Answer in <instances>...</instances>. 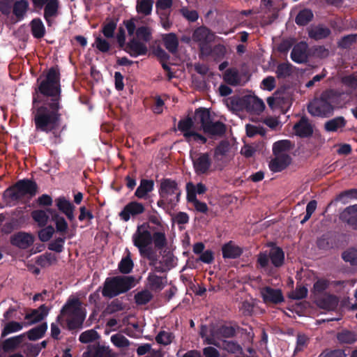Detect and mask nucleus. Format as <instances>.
Wrapping results in <instances>:
<instances>
[{
  "label": "nucleus",
  "mask_w": 357,
  "mask_h": 357,
  "mask_svg": "<svg viewBox=\"0 0 357 357\" xmlns=\"http://www.w3.org/2000/svg\"><path fill=\"white\" fill-rule=\"evenodd\" d=\"M347 125V120L343 116H337L327 121L324 123V129L327 132H337L342 130Z\"/></svg>",
  "instance_id": "nucleus-37"
},
{
  "label": "nucleus",
  "mask_w": 357,
  "mask_h": 357,
  "mask_svg": "<svg viewBox=\"0 0 357 357\" xmlns=\"http://www.w3.org/2000/svg\"><path fill=\"white\" fill-rule=\"evenodd\" d=\"M32 36L37 39L42 38L45 34V27L40 18H34L30 22Z\"/></svg>",
  "instance_id": "nucleus-41"
},
{
  "label": "nucleus",
  "mask_w": 357,
  "mask_h": 357,
  "mask_svg": "<svg viewBox=\"0 0 357 357\" xmlns=\"http://www.w3.org/2000/svg\"><path fill=\"white\" fill-rule=\"evenodd\" d=\"M114 278H115L119 294L127 292L133 287L134 278L132 276H114Z\"/></svg>",
  "instance_id": "nucleus-33"
},
{
  "label": "nucleus",
  "mask_w": 357,
  "mask_h": 357,
  "mask_svg": "<svg viewBox=\"0 0 357 357\" xmlns=\"http://www.w3.org/2000/svg\"><path fill=\"white\" fill-rule=\"evenodd\" d=\"M122 50L134 58L146 55L148 52L146 45L135 38L130 39Z\"/></svg>",
  "instance_id": "nucleus-14"
},
{
  "label": "nucleus",
  "mask_w": 357,
  "mask_h": 357,
  "mask_svg": "<svg viewBox=\"0 0 357 357\" xmlns=\"http://www.w3.org/2000/svg\"><path fill=\"white\" fill-rule=\"evenodd\" d=\"M55 232V229L52 225L45 226L44 228L39 230L38 236V238L42 242L49 241L53 236Z\"/></svg>",
  "instance_id": "nucleus-61"
},
{
  "label": "nucleus",
  "mask_w": 357,
  "mask_h": 357,
  "mask_svg": "<svg viewBox=\"0 0 357 357\" xmlns=\"http://www.w3.org/2000/svg\"><path fill=\"white\" fill-rule=\"evenodd\" d=\"M174 338V335L171 332L162 331L155 337V341L160 344L164 346L170 344Z\"/></svg>",
  "instance_id": "nucleus-60"
},
{
  "label": "nucleus",
  "mask_w": 357,
  "mask_h": 357,
  "mask_svg": "<svg viewBox=\"0 0 357 357\" xmlns=\"http://www.w3.org/2000/svg\"><path fill=\"white\" fill-rule=\"evenodd\" d=\"M162 40L165 48L172 54L178 51V39L174 33H169L162 36Z\"/></svg>",
  "instance_id": "nucleus-40"
},
{
  "label": "nucleus",
  "mask_w": 357,
  "mask_h": 357,
  "mask_svg": "<svg viewBox=\"0 0 357 357\" xmlns=\"http://www.w3.org/2000/svg\"><path fill=\"white\" fill-rule=\"evenodd\" d=\"M245 329L239 327L237 324L234 326L221 325L216 330V335L218 337L232 338L236 335L237 331L243 332Z\"/></svg>",
  "instance_id": "nucleus-29"
},
{
  "label": "nucleus",
  "mask_w": 357,
  "mask_h": 357,
  "mask_svg": "<svg viewBox=\"0 0 357 357\" xmlns=\"http://www.w3.org/2000/svg\"><path fill=\"white\" fill-rule=\"evenodd\" d=\"M54 202L56 206L61 213L64 214L70 221L74 220L75 206L73 203L63 196L57 197Z\"/></svg>",
  "instance_id": "nucleus-17"
},
{
  "label": "nucleus",
  "mask_w": 357,
  "mask_h": 357,
  "mask_svg": "<svg viewBox=\"0 0 357 357\" xmlns=\"http://www.w3.org/2000/svg\"><path fill=\"white\" fill-rule=\"evenodd\" d=\"M153 4V0L138 1L136 6L137 12L145 16L149 15L152 12Z\"/></svg>",
  "instance_id": "nucleus-51"
},
{
  "label": "nucleus",
  "mask_w": 357,
  "mask_h": 357,
  "mask_svg": "<svg viewBox=\"0 0 357 357\" xmlns=\"http://www.w3.org/2000/svg\"><path fill=\"white\" fill-rule=\"evenodd\" d=\"M71 317L67 320V326L69 330L81 328L85 319L86 314L84 312L70 315Z\"/></svg>",
  "instance_id": "nucleus-43"
},
{
  "label": "nucleus",
  "mask_w": 357,
  "mask_h": 357,
  "mask_svg": "<svg viewBox=\"0 0 357 357\" xmlns=\"http://www.w3.org/2000/svg\"><path fill=\"white\" fill-rule=\"evenodd\" d=\"M61 75L57 66L50 68L45 78L40 82L38 90L45 98L43 104L38 107L37 103L40 100L38 96L33 94V112L36 130L49 133L56 130L60 124L63 106L61 104V88L60 83Z\"/></svg>",
  "instance_id": "nucleus-1"
},
{
  "label": "nucleus",
  "mask_w": 357,
  "mask_h": 357,
  "mask_svg": "<svg viewBox=\"0 0 357 357\" xmlns=\"http://www.w3.org/2000/svg\"><path fill=\"white\" fill-rule=\"evenodd\" d=\"M208 343L213 344L230 354H241L243 351L241 346L236 341L222 340L219 342H216L214 340H208Z\"/></svg>",
  "instance_id": "nucleus-24"
},
{
  "label": "nucleus",
  "mask_w": 357,
  "mask_h": 357,
  "mask_svg": "<svg viewBox=\"0 0 357 357\" xmlns=\"http://www.w3.org/2000/svg\"><path fill=\"white\" fill-rule=\"evenodd\" d=\"M93 47L97 48L102 53H106L110 50L111 45L106 39L99 36L96 38Z\"/></svg>",
  "instance_id": "nucleus-64"
},
{
  "label": "nucleus",
  "mask_w": 357,
  "mask_h": 357,
  "mask_svg": "<svg viewBox=\"0 0 357 357\" xmlns=\"http://www.w3.org/2000/svg\"><path fill=\"white\" fill-rule=\"evenodd\" d=\"M35 8L41 9L44 7L43 17L48 26L52 24V18L59 14V0H31Z\"/></svg>",
  "instance_id": "nucleus-7"
},
{
  "label": "nucleus",
  "mask_w": 357,
  "mask_h": 357,
  "mask_svg": "<svg viewBox=\"0 0 357 357\" xmlns=\"http://www.w3.org/2000/svg\"><path fill=\"white\" fill-rule=\"evenodd\" d=\"M38 185L33 180L24 178L17 181L4 190L2 197L7 205L21 201L26 196L34 197L38 191Z\"/></svg>",
  "instance_id": "nucleus-3"
},
{
  "label": "nucleus",
  "mask_w": 357,
  "mask_h": 357,
  "mask_svg": "<svg viewBox=\"0 0 357 357\" xmlns=\"http://www.w3.org/2000/svg\"><path fill=\"white\" fill-rule=\"evenodd\" d=\"M82 312V303L79 298H73L68 299L66 303L62 307L61 314L73 315L74 314Z\"/></svg>",
  "instance_id": "nucleus-27"
},
{
  "label": "nucleus",
  "mask_w": 357,
  "mask_h": 357,
  "mask_svg": "<svg viewBox=\"0 0 357 357\" xmlns=\"http://www.w3.org/2000/svg\"><path fill=\"white\" fill-rule=\"evenodd\" d=\"M47 211L51 215V220L55 225V231L61 236H65L68 230V224L64 217L52 208H47Z\"/></svg>",
  "instance_id": "nucleus-16"
},
{
  "label": "nucleus",
  "mask_w": 357,
  "mask_h": 357,
  "mask_svg": "<svg viewBox=\"0 0 357 357\" xmlns=\"http://www.w3.org/2000/svg\"><path fill=\"white\" fill-rule=\"evenodd\" d=\"M294 130L300 137H308L313 133V128L306 116H302L294 126Z\"/></svg>",
  "instance_id": "nucleus-20"
},
{
  "label": "nucleus",
  "mask_w": 357,
  "mask_h": 357,
  "mask_svg": "<svg viewBox=\"0 0 357 357\" xmlns=\"http://www.w3.org/2000/svg\"><path fill=\"white\" fill-rule=\"evenodd\" d=\"M332 282L329 280L323 278L317 279L311 290L314 299L327 294L328 293L326 291L329 288Z\"/></svg>",
  "instance_id": "nucleus-30"
},
{
  "label": "nucleus",
  "mask_w": 357,
  "mask_h": 357,
  "mask_svg": "<svg viewBox=\"0 0 357 357\" xmlns=\"http://www.w3.org/2000/svg\"><path fill=\"white\" fill-rule=\"evenodd\" d=\"M292 147L289 140H280L275 142L273 145V155H287V153Z\"/></svg>",
  "instance_id": "nucleus-45"
},
{
  "label": "nucleus",
  "mask_w": 357,
  "mask_h": 357,
  "mask_svg": "<svg viewBox=\"0 0 357 357\" xmlns=\"http://www.w3.org/2000/svg\"><path fill=\"white\" fill-rule=\"evenodd\" d=\"M154 181L152 179L142 178L139 186L135 192V196L140 199L149 198V194L154 190Z\"/></svg>",
  "instance_id": "nucleus-23"
},
{
  "label": "nucleus",
  "mask_w": 357,
  "mask_h": 357,
  "mask_svg": "<svg viewBox=\"0 0 357 357\" xmlns=\"http://www.w3.org/2000/svg\"><path fill=\"white\" fill-rule=\"evenodd\" d=\"M341 82L347 87L356 90L357 89V72L343 76L341 78Z\"/></svg>",
  "instance_id": "nucleus-62"
},
{
  "label": "nucleus",
  "mask_w": 357,
  "mask_h": 357,
  "mask_svg": "<svg viewBox=\"0 0 357 357\" xmlns=\"http://www.w3.org/2000/svg\"><path fill=\"white\" fill-rule=\"evenodd\" d=\"M153 298V294L149 290H142L135 295V303L138 305L147 304Z\"/></svg>",
  "instance_id": "nucleus-56"
},
{
  "label": "nucleus",
  "mask_w": 357,
  "mask_h": 357,
  "mask_svg": "<svg viewBox=\"0 0 357 357\" xmlns=\"http://www.w3.org/2000/svg\"><path fill=\"white\" fill-rule=\"evenodd\" d=\"M194 171L197 175H207L212 166V160L208 153L190 154Z\"/></svg>",
  "instance_id": "nucleus-8"
},
{
  "label": "nucleus",
  "mask_w": 357,
  "mask_h": 357,
  "mask_svg": "<svg viewBox=\"0 0 357 357\" xmlns=\"http://www.w3.org/2000/svg\"><path fill=\"white\" fill-rule=\"evenodd\" d=\"M134 266L132 260L128 254L126 257H123L119 264V270L121 273H130Z\"/></svg>",
  "instance_id": "nucleus-59"
},
{
  "label": "nucleus",
  "mask_w": 357,
  "mask_h": 357,
  "mask_svg": "<svg viewBox=\"0 0 357 357\" xmlns=\"http://www.w3.org/2000/svg\"><path fill=\"white\" fill-rule=\"evenodd\" d=\"M316 304L321 309L326 310H334L339 302L337 296L331 294H324L315 299Z\"/></svg>",
  "instance_id": "nucleus-21"
},
{
  "label": "nucleus",
  "mask_w": 357,
  "mask_h": 357,
  "mask_svg": "<svg viewBox=\"0 0 357 357\" xmlns=\"http://www.w3.org/2000/svg\"><path fill=\"white\" fill-rule=\"evenodd\" d=\"M47 329V324L46 322L30 329L26 333L27 337L30 340H37L42 338Z\"/></svg>",
  "instance_id": "nucleus-44"
},
{
  "label": "nucleus",
  "mask_w": 357,
  "mask_h": 357,
  "mask_svg": "<svg viewBox=\"0 0 357 357\" xmlns=\"http://www.w3.org/2000/svg\"><path fill=\"white\" fill-rule=\"evenodd\" d=\"M275 158L269 163V168L273 172H280L286 169L291 162V156L287 155H274Z\"/></svg>",
  "instance_id": "nucleus-19"
},
{
  "label": "nucleus",
  "mask_w": 357,
  "mask_h": 357,
  "mask_svg": "<svg viewBox=\"0 0 357 357\" xmlns=\"http://www.w3.org/2000/svg\"><path fill=\"white\" fill-rule=\"evenodd\" d=\"M192 39L199 45L204 43H211L214 40V34L206 26H201L194 30Z\"/></svg>",
  "instance_id": "nucleus-18"
},
{
  "label": "nucleus",
  "mask_w": 357,
  "mask_h": 357,
  "mask_svg": "<svg viewBox=\"0 0 357 357\" xmlns=\"http://www.w3.org/2000/svg\"><path fill=\"white\" fill-rule=\"evenodd\" d=\"M26 325V323H20L17 321H9L6 324L1 332V336L5 337L10 333L20 331L22 329L23 326Z\"/></svg>",
  "instance_id": "nucleus-52"
},
{
  "label": "nucleus",
  "mask_w": 357,
  "mask_h": 357,
  "mask_svg": "<svg viewBox=\"0 0 357 357\" xmlns=\"http://www.w3.org/2000/svg\"><path fill=\"white\" fill-rule=\"evenodd\" d=\"M83 357H115V355L109 347L98 343L89 345Z\"/></svg>",
  "instance_id": "nucleus-15"
},
{
  "label": "nucleus",
  "mask_w": 357,
  "mask_h": 357,
  "mask_svg": "<svg viewBox=\"0 0 357 357\" xmlns=\"http://www.w3.org/2000/svg\"><path fill=\"white\" fill-rule=\"evenodd\" d=\"M66 238L63 236L56 238L48 244V250L57 253L62 252L64 249Z\"/></svg>",
  "instance_id": "nucleus-58"
},
{
  "label": "nucleus",
  "mask_w": 357,
  "mask_h": 357,
  "mask_svg": "<svg viewBox=\"0 0 357 357\" xmlns=\"http://www.w3.org/2000/svg\"><path fill=\"white\" fill-rule=\"evenodd\" d=\"M48 212L45 210L38 209L31 212V218L40 227L46 226L49 220Z\"/></svg>",
  "instance_id": "nucleus-47"
},
{
  "label": "nucleus",
  "mask_w": 357,
  "mask_h": 357,
  "mask_svg": "<svg viewBox=\"0 0 357 357\" xmlns=\"http://www.w3.org/2000/svg\"><path fill=\"white\" fill-rule=\"evenodd\" d=\"M24 337V335H20L5 340L2 344L3 351L8 352L15 349L22 343Z\"/></svg>",
  "instance_id": "nucleus-46"
},
{
  "label": "nucleus",
  "mask_w": 357,
  "mask_h": 357,
  "mask_svg": "<svg viewBox=\"0 0 357 357\" xmlns=\"http://www.w3.org/2000/svg\"><path fill=\"white\" fill-rule=\"evenodd\" d=\"M117 22L113 20L102 24L101 32L106 38H112L116 29Z\"/></svg>",
  "instance_id": "nucleus-53"
},
{
  "label": "nucleus",
  "mask_w": 357,
  "mask_h": 357,
  "mask_svg": "<svg viewBox=\"0 0 357 357\" xmlns=\"http://www.w3.org/2000/svg\"><path fill=\"white\" fill-rule=\"evenodd\" d=\"M203 130L209 135L221 136L226 132V126L220 121L213 122L211 120Z\"/></svg>",
  "instance_id": "nucleus-39"
},
{
  "label": "nucleus",
  "mask_w": 357,
  "mask_h": 357,
  "mask_svg": "<svg viewBox=\"0 0 357 357\" xmlns=\"http://www.w3.org/2000/svg\"><path fill=\"white\" fill-rule=\"evenodd\" d=\"M269 257L271 264L275 268H280L284 263V252L282 249L278 246H273L269 251Z\"/></svg>",
  "instance_id": "nucleus-36"
},
{
  "label": "nucleus",
  "mask_w": 357,
  "mask_h": 357,
  "mask_svg": "<svg viewBox=\"0 0 357 357\" xmlns=\"http://www.w3.org/2000/svg\"><path fill=\"white\" fill-rule=\"evenodd\" d=\"M100 338V335L94 329L87 330L82 333L79 337V340L82 343H89Z\"/></svg>",
  "instance_id": "nucleus-57"
},
{
  "label": "nucleus",
  "mask_w": 357,
  "mask_h": 357,
  "mask_svg": "<svg viewBox=\"0 0 357 357\" xmlns=\"http://www.w3.org/2000/svg\"><path fill=\"white\" fill-rule=\"evenodd\" d=\"M314 15L311 10H301L296 17L295 22L298 26H305L313 19Z\"/></svg>",
  "instance_id": "nucleus-48"
},
{
  "label": "nucleus",
  "mask_w": 357,
  "mask_h": 357,
  "mask_svg": "<svg viewBox=\"0 0 357 357\" xmlns=\"http://www.w3.org/2000/svg\"><path fill=\"white\" fill-rule=\"evenodd\" d=\"M261 296L264 302L266 304H280L284 301L281 289H273L271 287H265L261 290Z\"/></svg>",
  "instance_id": "nucleus-13"
},
{
  "label": "nucleus",
  "mask_w": 357,
  "mask_h": 357,
  "mask_svg": "<svg viewBox=\"0 0 357 357\" xmlns=\"http://www.w3.org/2000/svg\"><path fill=\"white\" fill-rule=\"evenodd\" d=\"M339 219L349 228L357 231V204L346 207L340 213Z\"/></svg>",
  "instance_id": "nucleus-12"
},
{
  "label": "nucleus",
  "mask_w": 357,
  "mask_h": 357,
  "mask_svg": "<svg viewBox=\"0 0 357 357\" xmlns=\"http://www.w3.org/2000/svg\"><path fill=\"white\" fill-rule=\"evenodd\" d=\"M310 339L306 335L303 333H298L296 336V343L294 351V355L303 351L305 348H307Z\"/></svg>",
  "instance_id": "nucleus-54"
},
{
  "label": "nucleus",
  "mask_w": 357,
  "mask_h": 357,
  "mask_svg": "<svg viewBox=\"0 0 357 357\" xmlns=\"http://www.w3.org/2000/svg\"><path fill=\"white\" fill-rule=\"evenodd\" d=\"M223 80L231 86H236L240 85L241 78L238 70L236 68L227 69L223 74Z\"/></svg>",
  "instance_id": "nucleus-34"
},
{
  "label": "nucleus",
  "mask_w": 357,
  "mask_h": 357,
  "mask_svg": "<svg viewBox=\"0 0 357 357\" xmlns=\"http://www.w3.org/2000/svg\"><path fill=\"white\" fill-rule=\"evenodd\" d=\"M149 289L153 291H160L167 283V277L158 276L150 273L147 278Z\"/></svg>",
  "instance_id": "nucleus-31"
},
{
  "label": "nucleus",
  "mask_w": 357,
  "mask_h": 357,
  "mask_svg": "<svg viewBox=\"0 0 357 357\" xmlns=\"http://www.w3.org/2000/svg\"><path fill=\"white\" fill-rule=\"evenodd\" d=\"M49 308L45 305H41L38 309L33 310L31 313L25 315L24 319L27 320L26 325H31L44 319L48 314Z\"/></svg>",
  "instance_id": "nucleus-26"
},
{
  "label": "nucleus",
  "mask_w": 357,
  "mask_h": 357,
  "mask_svg": "<svg viewBox=\"0 0 357 357\" xmlns=\"http://www.w3.org/2000/svg\"><path fill=\"white\" fill-rule=\"evenodd\" d=\"M331 34V29L323 24H318L308 30L309 38L314 40L327 38Z\"/></svg>",
  "instance_id": "nucleus-28"
},
{
  "label": "nucleus",
  "mask_w": 357,
  "mask_h": 357,
  "mask_svg": "<svg viewBox=\"0 0 357 357\" xmlns=\"http://www.w3.org/2000/svg\"><path fill=\"white\" fill-rule=\"evenodd\" d=\"M194 126V122L192 118L188 116L185 119H181L178 123V130L183 132V137L185 134L192 133L193 130H191Z\"/></svg>",
  "instance_id": "nucleus-55"
},
{
  "label": "nucleus",
  "mask_w": 357,
  "mask_h": 357,
  "mask_svg": "<svg viewBox=\"0 0 357 357\" xmlns=\"http://www.w3.org/2000/svg\"><path fill=\"white\" fill-rule=\"evenodd\" d=\"M158 194L160 198L167 200L172 208H174L180 202L181 190L175 180L164 178L160 180Z\"/></svg>",
  "instance_id": "nucleus-5"
},
{
  "label": "nucleus",
  "mask_w": 357,
  "mask_h": 357,
  "mask_svg": "<svg viewBox=\"0 0 357 357\" xmlns=\"http://www.w3.org/2000/svg\"><path fill=\"white\" fill-rule=\"evenodd\" d=\"M211 120L210 111L207 108L199 107L195 112V121L201 123L202 129Z\"/></svg>",
  "instance_id": "nucleus-42"
},
{
  "label": "nucleus",
  "mask_w": 357,
  "mask_h": 357,
  "mask_svg": "<svg viewBox=\"0 0 357 357\" xmlns=\"http://www.w3.org/2000/svg\"><path fill=\"white\" fill-rule=\"evenodd\" d=\"M342 257L344 261L349 262L351 265L357 264V248H350L343 252Z\"/></svg>",
  "instance_id": "nucleus-63"
},
{
  "label": "nucleus",
  "mask_w": 357,
  "mask_h": 357,
  "mask_svg": "<svg viewBox=\"0 0 357 357\" xmlns=\"http://www.w3.org/2000/svg\"><path fill=\"white\" fill-rule=\"evenodd\" d=\"M238 102L241 105L243 106L248 112L259 114L265 109V105L262 100L255 96H246L238 101H232V105H238Z\"/></svg>",
  "instance_id": "nucleus-9"
},
{
  "label": "nucleus",
  "mask_w": 357,
  "mask_h": 357,
  "mask_svg": "<svg viewBox=\"0 0 357 357\" xmlns=\"http://www.w3.org/2000/svg\"><path fill=\"white\" fill-rule=\"evenodd\" d=\"M145 207L142 203L137 201H132L127 204L122 211L119 213V215L121 220L128 222L130 217H135L144 213Z\"/></svg>",
  "instance_id": "nucleus-10"
},
{
  "label": "nucleus",
  "mask_w": 357,
  "mask_h": 357,
  "mask_svg": "<svg viewBox=\"0 0 357 357\" xmlns=\"http://www.w3.org/2000/svg\"><path fill=\"white\" fill-rule=\"evenodd\" d=\"M243 248L235 244L232 241L222 246V254L224 259H237L243 254Z\"/></svg>",
  "instance_id": "nucleus-25"
},
{
  "label": "nucleus",
  "mask_w": 357,
  "mask_h": 357,
  "mask_svg": "<svg viewBox=\"0 0 357 357\" xmlns=\"http://www.w3.org/2000/svg\"><path fill=\"white\" fill-rule=\"evenodd\" d=\"M316 243L319 250H329L335 246V240L332 234L326 233L318 238Z\"/></svg>",
  "instance_id": "nucleus-38"
},
{
  "label": "nucleus",
  "mask_w": 357,
  "mask_h": 357,
  "mask_svg": "<svg viewBox=\"0 0 357 357\" xmlns=\"http://www.w3.org/2000/svg\"><path fill=\"white\" fill-rule=\"evenodd\" d=\"M29 9L27 0H0V11L3 15H9L12 10L17 21L23 20Z\"/></svg>",
  "instance_id": "nucleus-6"
},
{
  "label": "nucleus",
  "mask_w": 357,
  "mask_h": 357,
  "mask_svg": "<svg viewBox=\"0 0 357 357\" xmlns=\"http://www.w3.org/2000/svg\"><path fill=\"white\" fill-rule=\"evenodd\" d=\"M357 199V189L356 188H351L341 192L335 197L334 201L346 204L348 202L349 199Z\"/></svg>",
  "instance_id": "nucleus-50"
},
{
  "label": "nucleus",
  "mask_w": 357,
  "mask_h": 357,
  "mask_svg": "<svg viewBox=\"0 0 357 357\" xmlns=\"http://www.w3.org/2000/svg\"><path fill=\"white\" fill-rule=\"evenodd\" d=\"M34 240L33 234L25 231H18L10 236V242L12 245L25 250L33 245Z\"/></svg>",
  "instance_id": "nucleus-11"
},
{
  "label": "nucleus",
  "mask_w": 357,
  "mask_h": 357,
  "mask_svg": "<svg viewBox=\"0 0 357 357\" xmlns=\"http://www.w3.org/2000/svg\"><path fill=\"white\" fill-rule=\"evenodd\" d=\"M337 96L335 90L329 89L323 91L319 98H315L307 105V112L312 116L328 118L333 114V99Z\"/></svg>",
  "instance_id": "nucleus-4"
},
{
  "label": "nucleus",
  "mask_w": 357,
  "mask_h": 357,
  "mask_svg": "<svg viewBox=\"0 0 357 357\" xmlns=\"http://www.w3.org/2000/svg\"><path fill=\"white\" fill-rule=\"evenodd\" d=\"M336 338L340 344H352L357 341V333L347 329L339 331Z\"/></svg>",
  "instance_id": "nucleus-35"
},
{
  "label": "nucleus",
  "mask_w": 357,
  "mask_h": 357,
  "mask_svg": "<svg viewBox=\"0 0 357 357\" xmlns=\"http://www.w3.org/2000/svg\"><path fill=\"white\" fill-rule=\"evenodd\" d=\"M114 279V277L106 278L102 289L104 297L112 298L119 295Z\"/></svg>",
  "instance_id": "nucleus-32"
},
{
  "label": "nucleus",
  "mask_w": 357,
  "mask_h": 357,
  "mask_svg": "<svg viewBox=\"0 0 357 357\" xmlns=\"http://www.w3.org/2000/svg\"><path fill=\"white\" fill-rule=\"evenodd\" d=\"M57 261L56 257L51 252H45L37 257L36 264L40 267L45 268L50 266Z\"/></svg>",
  "instance_id": "nucleus-49"
},
{
  "label": "nucleus",
  "mask_w": 357,
  "mask_h": 357,
  "mask_svg": "<svg viewBox=\"0 0 357 357\" xmlns=\"http://www.w3.org/2000/svg\"><path fill=\"white\" fill-rule=\"evenodd\" d=\"M307 45L305 42L297 43L291 52V59L297 63H303L307 61Z\"/></svg>",
  "instance_id": "nucleus-22"
},
{
  "label": "nucleus",
  "mask_w": 357,
  "mask_h": 357,
  "mask_svg": "<svg viewBox=\"0 0 357 357\" xmlns=\"http://www.w3.org/2000/svg\"><path fill=\"white\" fill-rule=\"evenodd\" d=\"M133 245L137 248L139 255L149 257L154 244L157 250H162L167 245V240L164 229L155 231V227H151L149 223H143L137 226L135 232L132 234Z\"/></svg>",
  "instance_id": "nucleus-2"
}]
</instances>
